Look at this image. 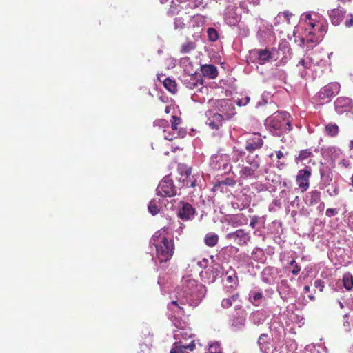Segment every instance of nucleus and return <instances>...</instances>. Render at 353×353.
Here are the masks:
<instances>
[{
	"label": "nucleus",
	"instance_id": "38",
	"mask_svg": "<svg viewBox=\"0 0 353 353\" xmlns=\"http://www.w3.org/2000/svg\"><path fill=\"white\" fill-rule=\"evenodd\" d=\"M177 171L181 175L180 177H184L192 172V169L185 164L180 163L178 165Z\"/></svg>",
	"mask_w": 353,
	"mask_h": 353
},
{
	"label": "nucleus",
	"instance_id": "41",
	"mask_svg": "<svg viewBox=\"0 0 353 353\" xmlns=\"http://www.w3.org/2000/svg\"><path fill=\"white\" fill-rule=\"evenodd\" d=\"M275 154L278 159L276 166L279 170H281L286 165L285 163L280 161L284 157V154L281 150L276 151Z\"/></svg>",
	"mask_w": 353,
	"mask_h": 353
},
{
	"label": "nucleus",
	"instance_id": "64",
	"mask_svg": "<svg viewBox=\"0 0 353 353\" xmlns=\"http://www.w3.org/2000/svg\"><path fill=\"white\" fill-rule=\"evenodd\" d=\"M345 325H347V327H350V324L348 321H346L344 324Z\"/></svg>",
	"mask_w": 353,
	"mask_h": 353
},
{
	"label": "nucleus",
	"instance_id": "45",
	"mask_svg": "<svg viewBox=\"0 0 353 353\" xmlns=\"http://www.w3.org/2000/svg\"><path fill=\"white\" fill-rule=\"evenodd\" d=\"M289 265H292L293 266V269L292 270V273L294 274V275H297L300 271H301V266L296 262V261L294 259H292L291 260L290 262H289Z\"/></svg>",
	"mask_w": 353,
	"mask_h": 353
},
{
	"label": "nucleus",
	"instance_id": "25",
	"mask_svg": "<svg viewBox=\"0 0 353 353\" xmlns=\"http://www.w3.org/2000/svg\"><path fill=\"white\" fill-rule=\"evenodd\" d=\"M309 205H314L317 204L321 200V192L317 190L311 191L307 196Z\"/></svg>",
	"mask_w": 353,
	"mask_h": 353
},
{
	"label": "nucleus",
	"instance_id": "21",
	"mask_svg": "<svg viewBox=\"0 0 353 353\" xmlns=\"http://www.w3.org/2000/svg\"><path fill=\"white\" fill-rule=\"evenodd\" d=\"M226 281L231 283V285L227 288L228 292H230L232 290L239 286V279L234 270H230L226 272Z\"/></svg>",
	"mask_w": 353,
	"mask_h": 353
},
{
	"label": "nucleus",
	"instance_id": "43",
	"mask_svg": "<svg viewBox=\"0 0 353 353\" xmlns=\"http://www.w3.org/2000/svg\"><path fill=\"white\" fill-rule=\"evenodd\" d=\"M207 32H208V38L210 41H215L218 39V38H219L218 33L214 28H209L208 29Z\"/></svg>",
	"mask_w": 353,
	"mask_h": 353
},
{
	"label": "nucleus",
	"instance_id": "9",
	"mask_svg": "<svg viewBox=\"0 0 353 353\" xmlns=\"http://www.w3.org/2000/svg\"><path fill=\"white\" fill-rule=\"evenodd\" d=\"M311 175L312 172L310 169H302L298 172L296 176V182L302 192L309 188Z\"/></svg>",
	"mask_w": 353,
	"mask_h": 353
},
{
	"label": "nucleus",
	"instance_id": "56",
	"mask_svg": "<svg viewBox=\"0 0 353 353\" xmlns=\"http://www.w3.org/2000/svg\"><path fill=\"white\" fill-rule=\"evenodd\" d=\"M339 189L336 187H334L332 190V193L329 192V194L330 196L337 195L339 194Z\"/></svg>",
	"mask_w": 353,
	"mask_h": 353
},
{
	"label": "nucleus",
	"instance_id": "47",
	"mask_svg": "<svg viewBox=\"0 0 353 353\" xmlns=\"http://www.w3.org/2000/svg\"><path fill=\"white\" fill-rule=\"evenodd\" d=\"M344 25L346 28H351L353 26V14H345Z\"/></svg>",
	"mask_w": 353,
	"mask_h": 353
},
{
	"label": "nucleus",
	"instance_id": "20",
	"mask_svg": "<svg viewBox=\"0 0 353 353\" xmlns=\"http://www.w3.org/2000/svg\"><path fill=\"white\" fill-rule=\"evenodd\" d=\"M201 71L203 76L208 77L210 79H214L218 76L216 67L212 64L201 65Z\"/></svg>",
	"mask_w": 353,
	"mask_h": 353
},
{
	"label": "nucleus",
	"instance_id": "30",
	"mask_svg": "<svg viewBox=\"0 0 353 353\" xmlns=\"http://www.w3.org/2000/svg\"><path fill=\"white\" fill-rule=\"evenodd\" d=\"M325 131L328 136L334 137L338 135L339 128L336 124L330 123L325 125Z\"/></svg>",
	"mask_w": 353,
	"mask_h": 353
},
{
	"label": "nucleus",
	"instance_id": "53",
	"mask_svg": "<svg viewBox=\"0 0 353 353\" xmlns=\"http://www.w3.org/2000/svg\"><path fill=\"white\" fill-rule=\"evenodd\" d=\"M192 20L193 21H195L196 23H201L202 24L204 23L203 17L201 14H196V15L193 16L192 18Z\"/></svg>",
	"mask_w": 353,
	"mask_h": 353
},
{
	"label": "nucleus",
	"instance_id": "51",
	"mask_svg": "<svg viewBox=\"0 0 353 353\" xmlns=\"http://www.w3.org/2000/svg\"><path fill=\"white\" fill-rule=\"evenodd\" d=\"M314 285L316 288L319 289L320 292H323L324 289V281L321 279H317L314 281Z\"/></svg>",
	"mask_w": 353,
	"mask_h": 353
},
{
	"label": "nucleus",
	"instance_id": "36",
	"mask_svg": "<svg viewBox=\"0 0 353 353\" xmlns=\"http://www.w3.org/2000/svg\"><path fill=\"white\" fill-rule=\"evenodd\" d=\"M312 65V59L309 57L302 58L296 64V67L301 66L303 69H309Z\"/></svg>",
	"mask_w": 353,
	"mask_h": 353
},
{
	"label": "nucleus",
	"instance_id": "7",
	"mask_svg": "<svg viewBox=\"0 0 353 353\" xmlns=\"http://www.w3.org/2000/svg\"><path fill=\"white\" fill-rule=\"evenodd\" d=\"M227 240L233 241L239 246H245L251 239L248 232L244 229H238L234 232L228 233L225 236Z\"/></svg>",
	"mask_w": 353,
	"mask_h": 353
},
{
	"label": "nucleus",
	"instance_id": "54",
	"mask_svg": "<svg viewBox=\"0 0 353 353\" xmlns=\"http://www.w3.org/2000/svg\"><path fill=\"white\" fill-rule=\"evenodd\" d=\"M261 254V255H263V250L261 249L260 248H255L252 252V255H254V254Z\"/></svg>",
	"mask_w": 353,
	"mask_h": 353
},
{
	"label": "nucleus",
	"instance_id": "13",
	"mask_svg": "<svg viewBox=\"0 0 353 353\" xmlns=\"http://www.w3.org/2000/svg\"><path fill=\"white\" fill-rule=\"evenodd\" d=\"M196 348L194 340L186 344L183 341H175L171 347L170 353H185V352H192Z\"/></svg>",
	"mask_w": 353,
	"mask_h": 353
},
{
	"label": "nucleus",
	"instance_id": "58",
	"mask_svg": "<svg viewBox=\"0 0 353 353\" xmlns=\"http://www.w3.org/2000/svg\"><path fill=\"white\" fill-rule=\"evenodd\" d=\"M310 286H309V285H305V286L304 287V292H310Z\"/></svg>",
	"mask_w": 353,
	"mask_h": 353
},
{
	"label": "nucleus",
	"instance_id": "39",
	"mask_svg": "<svg viewBox=\"0 0 353 353\" xmlns=\"http://www.w3.org/2000/svg\"><path fill=\"white\" fill-rule=\"evenodd\" d=\"M258 58L260 61H267L271 58V54L266 49H261L258 51Z\"/></svg>",
	"mask_w": 353,
	"mask_h": 353
},
{
	"label": "nucleus",
	"instance_id": "61",
	"mask_svg": "<svg viewBox=\"0 0 353 353\" xmlns=\"http://www.w3.org/2000/svg\"><path fill=\"white\" fill-rule=\"evenodd\" d=\"M339 305L341 308H343L344 307L343 304L341 301H339Z\"/></svg>",
	"mask_w": 353,
	"mask_h": 353
},
{
	"label": "nucleus",
	"instance_id": "12",
	"mask_svg": "<svg viewBox=\"0 0 353 353\" xmlns=\"http://www.w3.org/2000/svg\"><path fill=\"white\" fill-rule=\"evenodd\" d=\"M263 145V141L259 133H254L246 140L245 149L248 152L252 153L256 150L260 149Z\"/></svg>",
	"mask_w": 353,
	"mask_h": 353
},
{
	"label": "nucleus",
	"instance_id": "34",
	"mask_svg": "<svg viewBox=\"0 0 353 353\" xmlns=\"http://www.w3.org/2000/svg\"><path fill=\"white\" fill-rule=\"evenodd\" d=\"M154 125L157 126L159 128H162L164 132V134H167L168 130L170 129L169 122L163 119H157L154 122Z\"/></svg>",
	"mask_w": 353,
	"mask_h": 353
},
{
	"label": "nucleus",
	"instance_id": "59",
	"mask_svg": "<svg viewBox=\"0 0 353 353\" xmlns=\"http://www.w3.org/2000/svg\"><path fill=\"white\" fill-rule=\"evenodd\" d=\"M308 298H309L311 301H314V300H315V296H314L313 294H310V295H308Z\"/></svg>",
	"mask_w": 353,
	"mask_h": 353
},
{
	"label": "nucleus",
	"instance_id": "62",
	"mask_svg": "<svg viewBox=\"0 0 353 353\" xmlns=\"http://www.w3.org/2000/svg\"><path fill=\"white\" fill-rule=\"evenodd\" d=\"M163 76V74L160 75V74H157V79L159 81H161V77Z\"/></svg>",
	"mask_w": 353,
	"mask_h": 353
},
{
	"label": "nucleus",
	"instance_id": "57",
	"mask_svg": "<svg viewBox=\"0 0 353 353\" xmlns=\"http://www.w3.org/2000/svg\"><path fill=\"white\" fill-rule=\"evenodd\" d=\"M170 110H171V107L170 106H168L167 105L165 108V112L166 114H169L170 112Z\"/></svg>",
	"mask_w": 353,
	"mask_h": 353
},
{
	"label": "nucleus",
	"instance_id": "46",
	"mask_svg": "<svg viewBox=\"0 0 353 353\" xmlns=\"http://www.w3.org/2000/svg\"><path fill=\"white\" fill-rule=\"evenodd\" d=\"M175 28L183 29L185 27V23L183 17H179L174 19Z\"/></svg>",
	"mask_w": 353,
	"mask_h": 353
},
{
	"label": "nucleus",
	"instance_id": "8",
	"mask_svg": "<svg viewBox=\"0 0 353 353\" xmlns=\"http://www.w3.org/2000/svg\"><path fill=\"white\" fill-rule=\"evenodd\" d=\"M215 108L219 112V113L223 114L227 119H230L234 114V107L232 101L228 99H219L215 102Z\"/></svg>",
	"mask_w": 353,
	"mask_h": 353
},
{
	"label": "nucleus",
	"instance_id": "27",
	"mask_svg": "<svg viewBox=\"0 0 353 353\" xmlns=\"http://www.w3.org/2000/svg\"><path fill=\"white\" fill-rule=\"evenodd\" d=\"M219 241V236L214 233H208L204 238L205 245L209 247L215 246Z\"/></svg>",
	"mask_w": 353,
	"mask_h": 353
},
{
	"label": "nucleus",
	"instance_id": "5",
	"mask_svg": "<svg viewBox=\"0 0 353 353\" xmlns=\"http://www.w3.org/2000/svg\"><path fill=\"white\" fill-rule=\"evenodd\" d=\"M341 90V85L337 82L330 83L324 87L321 88L316 94L315 98L317 102L323 103L328 102L330 98L338 94Z\"/></svg>",
	"mask_w": 353,
	"mask_h": 353
},
{
	"label": "nucleus",
	"instance_id": "28",
	"mask_svg": "<svg viewBox=\"0 0 353 353\" xmlns=\"http://www.w3.org/2000/svg\"><path fill=\"white\" fill-rule=\"evenodd\" d=\"M192 336L188 334V332H186L184 329H179L176 330L174 333V339L176 341H183L188 340L189 338H191Z\"/></svg>",
	"mask_w": 353,
	"mask_h": 353
},
{
	"label": "nucleus",
	"instance_id": "23",
	"mask_svg": "<svg viewBox=\"0 0 353 353\" xmlns=\"http://www.w3.org/2000/svg\"><path fill=\"white\" fill-rule=\"evenodd\" d=\"M301 43L306 46L307 48H312L319 43V39L315 37L312 32L309 33V35L305 38H302Z\"/></svg>",
	"mask_w": 353,
	"mask_h": 353
},
{
	"label": "nucleus",
	"instance_id": "15",
	"mask_svg": "<svg viewBox=\"0 0 353 353\" xmlns=\"http://www.w3.org/2000/svg\"><path fill=\"white\" fill-rule=\"evenodd\" d=\"M225 120L227 119L223 114L214 113L208 118L207 124L212 130H219L223 126Z\"/></svg>",
	"mask_w": 353,
	"mask_h": 353
},
{
	"label": "nucleus",
	"instance_id": "14",
	"mask_svg": "<svg viewBox=\"0 0 353 353\" xmlns=\"http://www.w3.org/2000/svg\"><path fill=\"white\" fill-rule=\"evenodd\" d=\"M181 205L178 212V216L183 221L192 219L195 214V209L188 203L181 202Z\"/></svg>",
	"mask_w": 353,
	"mask_h": 353
},
{
	"label": "nucleus",
	"instance_id": "60",
	"mask_svg": "<svg viewBox=\"0 0 353 353\" xmlns=\"http://www.w3.org/2000/svg\"><path fill=\"white\" fill-rule=\"evenodd\" d=\"M349 148L350 150H353V140L350 141Z\"/></svg>",
	"mask_w": 353,
	"mask_h": 353
},
{
	"label": "nucleus",
	"instance_id": "10",
	"mask_svg": "<svg viewBox=\"0 0 353 353\" xmlns=\"http://www.w3.org/2000/svg\"><path fill=\"white\" fill-rule=\"evenodd\" d=\"M181 80L186 88L189 89L200 90L203 88V79L196 74H184Z\"/></svg>",
	"mask_w": 353,
	"mask_h": 353
},
{
	"label": "nucleus",
	"instance_id": "19",
	"mask_svg": "<svg viewBox=\"0 0 353 353\" xmlns=\"http://www.w3.org/2000/svg\"><path fill=\"white\" fill-rule=\"evenodd\" d=\"M181 123V118L173 115L172 117L171 120V130L173 131V132H168L167 134H164V139L168 141H172L173 139L177 138V136L175 135V131L178 130L179 125Z\"/></svg>",
	"mask_w": 353,
	"mask_h": 353
},
{
	"label": "nucleus",
	"instance_id": "48",
	"mask_svg": "<svg viewBox=\"0 0 353 353\" xmlns=\"http://www.w3.org/2000/svg\"><path fill=\"white\" fill-rule=\"evenodd\" d=\"M339 209L338 208H327L325 211V216L327 217H332L339 214Z\"/></svg>",
	"mask_w": 353,
	"mask_h": 353
},
{
	"label": "nucleus",
	"instance_id": "55",
	"mask_svg": "<svg viewBox=\"0 0 353 353\" xmlns=\"http://www.w3.org/2000/svg\"><path fill=\"white\" fill-rule=\"evenodd\" d=\"M212 273L213 274V280H214L219 274V271L217 268H213L212 269Z\"/></svg>",
	"mask_w": 353,
	"mask_h": 353
},
{
	"label": "nucleus",
	"instance_id": "18",
	"mask_svg": "<svg viewBox=\"0 0 353 353\" xmlns=\"http://www.w3.org/2000/svg\"><path fill=\"white\" fill-rule=\"evenodd\" d=\"M346 12L339 8L332 9L329 12L330 19L334 26H338L345 19Z\"/></svg>",
	"mask_w": 353,
	"mask_h": 353
},
{
	"label": "nucleus",
	"instance_id": "3",
	"mask_svg": "<svg viewBox=\"0 0 353 353\" xmlns=\"http://www.w3.org/2000/svg\"><path fill=\"white\" fill-rule=\"evenodd\" d=\"M292 119L286 112H276L267 118L265 125L270 131L274 134L280 136L283 133H287L292 130Z\"/></svg>",
	"mask_w": 353,
	"mask_h": 353
},
{
	"label": "nucleus",
	"instance_id": "40",
	"mask_svg": "<svg viewBox=\"0 0 353 353\" xmlns=\"http://www.w3.org/2000/svg\"><path fill=\"white\" fill-rule=\"evenodd\" d=\"M236 183V181L232 178H226L224 180L221 181H218L214 185L215 188L220 187L222 185H228V186H234Z\"/></svg>",
	"mask_w": 353,
	"mask_h": 353
},
{
	"label": "nucleus",
	"instance_id": "17",
	"mask_svg": "<svg viewBox=\"0 0 353 353\" xmlns=\"http://www.w3.org/2000/svg\"><path fill=\"white\" fill-rule=\"evenodd\" d=\"M248 221L247 216L243 213L230 215L228 219V223L234 228L245 225Z\"/></svg>",
	"mask_w": 353,
	"mask_h": 353
},
{
	"label": "nucleus",
	"instance_id": "49",
	"mask_svg": "<svg viewBox=\"0 0 353 353\" xmlns=\"http://www.w3.org/2000/svg\"><path fill=\"white\" fill-rule=\"evenodd\" d=\"M345 222L347 224L348 228L350 230L353 231V212H350L348 214L347 219H345Z\"/></svg>",
	"mask_w": 353,
	"mask_h": 353
},
{
	"label": "nucleus",
	"instance_id": "35",
	"mask_svg": "<svg viewBox=\"0 0 353 353\" xmlns=\"http://www.w3.org/2000/svg\"><path fill=\"white\" fill-rule=\"evenodd\" d=\"M312 155V152L310 149L303 150L299 152V154L296 157L295 160L296 161H303L311 157Z\"/></svg>",
	"mask_w": 353,
	"mask_h": 353
},
{
	"label": "nucleus",
	"instance_id": "42",
	"mask_svg": "<svg viewBox=\"0 0 353 353\" xmlns=\"http://www.w3.org/2000/svg\"><path fill=\"white\" fill-rule=\"evenodd\" d=\"M207 353H222L221 348L219 343H214L208 347Z\"/></svg>",
	"mask_w": 353,
	"mask_h": 353
},
{
	"label": "nucleus",
	"instance_id": "1",
	"mask_svg": "<svg viewBox=\"0 0 353 353\" xmlns=\"http://www.w3.org/2000/svg\"><path fill=\"white\" fill-rule=\"evenodd\" d=\"M181 287L183 296H179L177 300L172 301L168 306L170 310L179 314L185 313L183 305L188 303L190 300L199 299L203 296L205 291V286L192 278L191 276L183 277Z\"/></svg>",
	"mask_w": 353,
	"mask_h": 353
},
{
	"label": "nucleus",
	"instance_id": "63",
	"mask_svg": "<svg viewBox=\"0 0 353 353\" xmlns=\"http://www.w3.org/2000/svg\"><path fill=\"white\" fill-rule=\"evenodd\" d=\"M351 183L350 184L353 186V174L352 175V177L350 178Z\"/></svg>",
	"mask_w": 353,
	"mask_h": 353
},
{
	"label": "nucleus",
	"instance_id": "16",
	"mask_svg": "<svg viewBox=\"0 0 353 353\" xmlns=\"http://www.w3.org/2000/svg\"><path fill=\"white\" fill-rule=\"evenodd\" d=\"M351 104L352 99L345 97H338L334 102L335 109L340 114L349 111L351 108Z\"/></svg>",
	"mask_w": 353,
	"mask_h": 353
},
{
	"label": "nucleus",
	"instance_id": "2",
	"mask_svg": "<svg viewBox=\"0 0 353 353\" xmlns=\"http://www.w3.org/2000/svg\"><path fill=\"white\" fill-rule=\"evenodd\" d=\"M165 229H161L155 232L151 239V242L156 248L157 259L160 263L168 261L174 253V240L165 236Z\"/></svg>",
	"mask_w": 353,
	"mask_h": 353
},
{
	"label": "nucleus",
	"instance_id": "33",
	"mask_svg": "<svg viewBox=\"0 0 353 353\" xmlns=\"http://www.w3.org/2000/svg\"><path fill=\"white\" fill-rule=\"evenodd\" d=\"M159 201H157L155 199L151 200L148 204V211L153 215L157 214L159 211Z\"/></svg>",
	"mask_w": 353,
	"mask_h": 353
},
{
	"label": "nucleus",
	"instance_id": "4",
	"mask_svg": "<svg viewBox=\"0 0 353 353\" xmlns=\"http://www.w3.org/2000/svg\"><path fill=\"white\" fill-rule=\"evenodd\" d=\"M211 165L213 169L223 170L225 174L230 172L232 170L230 154L223 153L221 150H219L216 154L212 156Z\"/></svg>",
	"mask_w": 353,
	"mask_h": 353
},
{
	"label": "nucleus",
	"instance_id": "31",
	"mask_svg": "<svg viewBox=\"0 0 353 353\" xmlns=\"http://www.w3.org/2000/svg\"><path fill=\"white\" fill-rule=\"evenodd\" d=\"M343 283L347 290H351L353 288V276L350 272H346L343 276Z\"/></svg>",
	"mask_w": 353,
	"mask_h": 353
},
{
	"label": "nucleus",
	"instance_id": "44",
	"mask_svg": "<svg viewBox=\"0 0 353 353\" xmlns=\"http://www.w3.org/2000/svg\"><path fill=\"white\" fill-rule=\"evenodd\" d=\"M268 338V335L267 334H262L260 335L259 338V340H258V344L260 346V348L262 350V349H265L266 347H265V344L268 343V341L266 340V339Z\"/></svg>",
	"mask_w": 353,
	"mask_h": 353
},
{
	"label": "nucleus",
	"instance_id": "32",
	"mask_svg": "<svg viewBox=\"0 0 353 353\" xmlns=\"http://www.w3.org/2000/svg\"><path fill=\"white\" fill-rule=\"evenodd\" d=\"M246 163L249 164L250 167H252L254 169L258 170L259 168L260 167V159L258 157V155H248L246 158Z\"/></svg>",
	"mask_w": 353,
	"mask_h": 353
},
{
	"label": "nucleus",
	"instance_id": "50",
	"mask_svg": "<svg viewBox=\"0 0 353 353\" xmlns=\"http://www.w3.org/2000/svg\"><path fill=\"white\" fill-rule=\"evenodd\" d=\"M245 323V319L243 317H236L235 319H233L232 321V325L238 327L243 325Z\"/></svg>",
	"mask_w": 353,
	"mask_h": 353
},
{
	"label": "nucleus",
	"instance_id": "37",
	"mask_svg": "<svg viewBox=\"0 0 353 353\" xmlns=\"http://www.w3.org/2000/svg\"><path fill=\"white\" fill-rule=\"evenodd\" d=\"M196 48V45L192 41H188L181 46V52L182 54H186L190 52L192 50H194Z\"/></svg>",
	"mask_w": 353,
	"mask_h": 353
},
{
	"label": "nucleus",
	"instance_id": "24",
	"mask_svg": "<svg viewBox=\"0 0 353 353\" xmlns=\"http://www.w3.org/2000/svg\"><path fill=\"white\" fill-rule=\"evenodd\" d=\"M263 295L261 292L251 291L249 294V301L254 306H259V301L263 299Z\"/></svg>",
	"mask_w": 353,
	"mask_h": 353
},
{
	"label": "nucleus",
	"instance_id": "52",
	"mask_svg": "<svg viewBox=\"0 0 353 353\" xmlns=\"http://www.w3.org/2000/svg\"><path fill=\"white\" fill-rule=\"evenodd\" d=\"M259 220V217L258 216H250V226L254 229L256 227V225L258 223Z\"/></svg>",
	"mask_w": 353,
	"mask_h": 353
},
{
	"label": "nucleus",
	"instance_id": "22",
	"mask_svg": "<svg viewBox=\"0 0 353 353\" xmlns=\"http://www.w3.org/2000/svg\"><path fill=\"white\" fill-rule=\"evenodd\" d=\"M237 301H241L240 294L239 292L233 294L230 297L223 299L221 305L223 308L228 309Z\"/></svg>",
	"mask_w": 353,
	"mask_h": 353
},
{
	"label": "nucleus",
	"instance_id": "29",
	"mask_svg": "<svg viewBox=\"0 0 353 353\" xmlns=\"http://www.w3.org/2000/svg\"><path fill=\"white\" fill-rule=\"evenodd\" d=\"M256 171V169H254L252 167L243 166L240 170V175L241 177H243L244 179H247L249 177H254Z\"/></svg>",
	"mask_w": 353,
	"mask_h": 353
},
{
	"label": "nucleus",
	"instance_id": "11",
	"mask_svg": "<svg viewBox=\"0 0 353 353\" xmlns=\"http://www.w3.org/2000/svg\"><path fill=\"white\" fill-rule=\"evenodd\" d=\"M201 176L199 174H190L185 176L184 177H179L178 181L179 183H181V188H195L196 187L201 188Z\"/></svg>",
	"mask_w": 353,
	"mask_h": 353
},
{
	"label": "nucleus",
	"instance_id": "6",
	"mask_svg": "<svg viewBox=\"0 0 353 353\" xmlns=\"http://www.w3.org/2000/svg\"><path fill=\"white\" fill-rule=\"evenodd\" d=\"M157 194L161 196L165 197H172L176 195V187L169 175L164 176L160 181L157 188Z\"/></svg>",
	"mask_w": 353,
	"mask_h": 353
},
{
	"label": "nucleus",
	"instance_id": "26",
	"mask_svg": "<svg viewBox=\"0 0 353 353\" xmlns=\"http://www.w3.org/2000/svg\"><path fill=\"white\" fill-rule=\"evenodd\" d=\"M164 88L171 93H175L177 91V85L174 80L168 77L163 81Z\"/></svg>",
	"mask_w": 353,
	"mask_h": 353
}]
</instances>
